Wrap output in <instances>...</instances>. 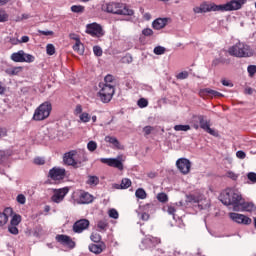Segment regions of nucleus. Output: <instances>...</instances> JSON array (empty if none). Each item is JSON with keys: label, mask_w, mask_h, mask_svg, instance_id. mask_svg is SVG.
<instances>
[{"label": "nucleus", "mask_w": 256, "mask_h": 256, "mask_svg": "<svg viewBox=\"0 0 256 256\" xmlns=\"http://www.w3.org/2000/svg\"><path fill=\"white\" fill-rule=\"evenodd\" d=\"M236 157L238 159H245L247 157V154L243 150H239L236 152Z\"/></svg>", "instance_id": "obj_57"}, {"label": "nucleus", "mask_w": 256, "mask_h": 256, "mask_svg": "<svg viewBox=\"0 0 256 256\" xmlns=\"http://www.w3.org/2000/svg\"><path fill=\"white\" fill-rule=\"evenodd\" d=\"M78 203L80 205H87L89 203H93V195L89 194L88 192L80 193Z\"/></svg>", "instance_id": "obj_23"}, {"label": "nucleus", "mask_w": 256, "mask_h": 256, "mask_svg": "<svg viewBox=\"0 0 256 256\" xmlns=\"http://www.w3.org/2000/svg\"><path fill=\"white\" fill-rule=\"evenodd\" d=\"M247 71L249 73L250 77H253V75H255L256 73V66L255 65H249L247 68Z\"/></svg>", "instance_id": "obj_52"}, {"label": "nucleus", "mask_w": 256, "mask_h": 256, "mask_svg": "<svg viewBox=\"0 0 256 256\" xmlns=\"http://www.w3.org/2000/svg\"><path fill=\"white\" fill-rule=\"evenodd\" d=\"M86 33H88V35H91L92 37H103V35H105L103 27L95 22L92 24H87Z\"/></svg>", "instance_id": "obj_10"}, {"label": "nucleus", "mask_w": 256, "mask_h": 256, "mask_svg": "<svg viewBox=\"0 0 256 256\" xmlns=\"http://www.w3.org/2000/svg\"><path fill=\"white\" fill-rule=\"evenodd\" d=\"M238 212H248L253 213V211H256V206L253 202H245V200L242 199L240 204L236 206V210Z\"/></svg>", "instance_id": "obj_17"}, {"label": "nucleus", "mask_w": 256, "mask_h": 256, "mask_svg": "<svg viewBox=\"0 0 256 256\" xmlns=\"http://www.w3.org/2000/svg\"><path fill=\"white\" fill-rule=\"evenodd\" d=\"M56 241L58 243H61V245H65L66 247H69V249H74L75 248V242L71 240V237L67 235H57L56 236Z\"/></svg>", "instance_id": "obj_20"}, {"label": "nucleus", "mask_w": 256, "mask_h": 256, "mask_svg": "<svg viewBox=\"0 0 256 256\" xmlns=\"http://www.w3.org/2000/svg\"><path fill=\"white\" fill-rule=\"evenodd\" d=\"M79 119L81 123H89V121H91V115L87 112H83L79 115Z\"/></svg>", "instance_id": "obj_35"}, {"label": "nucleus", "mask_w": 256, "mask_h": 256, "mask_svg": "<svg viewBox=\"0 0 256 256\" xmlns=\"http://www.w3.org/2000/svg\"><path fill=\"white\" fill-rule=\"evenodd\" d=\"M93 53L96 55V57H101V55H103V49H101L99 46H94Z\"/></svg>", "instance_id": "obj_49"}, {"label": "nucleus", "mask_w": 256, "mask_h": 256, "mask_svg": "<svg viewBox=\"0 0 256 256\" xmlns=\"http://www.w3.org/2000/svg\"><path fill=\"white\" fill-rule=\"evenodd\" d=\"M10 59L14 61V63H33V61H35V56L20 50L18 52L12 53Z\"/></svg>", "instance_id": "obj_7"}, {"label": "nucleus", "mask_w": 256, "mask_h": 256, "mask_svg": "<svg viewBox=\"0 0 256 256\" xmlns=\"http://www.w3.org/2000/svg\"><path fill=\"white\" fill-rule=\"evenodd\" d=\"M187 201H189V203H197V207L198 209H200V211L209 209V207H211V203L209 202V200H200L195 195L188 196Z\"/></svg>", "instance_id": "obj_16"}, {"label": "nucleus", "mask_w": 256, "mask_h": 256, "mask_svg": "<svg viewBox=\"0 0 256 256\" xmlns=\"http://www.w3.org/2000/svg\"><path fill=\"white\" fill-rule=\"evenodd\" d=\"M86 183L90 187H97V184L99 183V177L90 175L88 176Z\"/></svg>", "instance_id": "obj_30"}, {"label": "nucleus", "mask_w": 256, "mask_h": 256, "mask_svg": "<svg viewBox=\"0 0 256 256\" xmlns=\"http://www.w3.org/2000/svg\"><path fill=\"white\" fill-rule=\"evenodd\" d=\"M139 219L142 221H149V213L142 211V213H138Z\"/></svg>", "instance_id": "obj_51"}, {"label": "nucleus", "mask_w": 256, "mask_h": 256, "mask_svg": "<svg viewBox=\"0 0 256 256\" xmlns=\"http://www.w3.org/2000/svg\"><path fill=\"white\" fill-rule=\"evenodd\" d=\"M222 85H224V87H233V83L229 80H222Z\"/></svg>", "instance_id": "obj_63"}, {"label": "nucleus", "mask_w": 256, "mask_h": 256, "mask_svg": "<svg viewBox=\"0 0 256 256\" xmlns=\"http://www.w3.org/2000/svg\"><path fill=\"white\" fill-rule=\"evenodd\" d=\"M8 231H9V233H11L12 235H19V229H18L17 226H15V225L10 224V225L8 226Z\"/></svg>", "instance_id": "obj_46"}, {"label": "nucleus", "mask_w": 256, "mask_h": 256, "mask_svg": "<svg viewBox=\"0 0 256 256\" xmlns=\"http://www.w3.org/2000/svg\"><path fill=\"white\" fill-rule=\"evenodd\" d=\"M67 193H69V187L59 188L53 190V195L51 197L52 203H63Z\"/></svg>", "instance_id": "obj_12"}, {"label": "nucleus", "mask_w": 256, "mask_h": 256, "mask_svg": "<svg viewBox=\"0 0 256 256\" xmlns=\"http://www.w3.org/2000/svg\"><path fill=\"white\" fill-rule=\"evenodd\" d=\"M157 199L160 203H167L169 201V197L163 192L157 194Z\"/></svg>", "instance_id": "obj_38"}, {"label": "nucleus", "mask_w": 256, "mask_h": 256, "mask_svg": "<svg viewBox=\"0 0 256 256\" xmlns=\"http://www.w3.org/2000/svg\"><path fill=\"white\" fill-rule=\"evenodd\" d=\"M221 9H223V6L204 2L200 6L194 7L193 11L194 13H209L211 11H221Z\"/></svg>", "instance_id": "obj_9"}, {"label": "nucleus", "mask_w": 256, "mask_h": 256, "mask_svg": "<svg viewBox=\"0 0 256 256\" xmlns=\"http://www.w3.org/2000/svg\"><path fill=\"white\" fill-rule=\"evenodd\" d=\"M22 71H23V67L17 66V67H12V68L6 69L5 73L7 75L13 76V75H19V73H21Z\"/></svg>", "instance_id": "obj_27"}, {"label": "nucleus", "mask_w": 256, "mask_h": 256, "mask_svg": "<svg viewBox=\"0 0 256 256\" xmlns=\"http://www.w3.org/2000/svg\"><path fill=\"white\" fill-rule=\"evenodd\" d=\"M90 239L94 243H99V241H101V235H99L97 233H92L91 236H90Z\"/></svg>", "instance_id": "obj_50"}, {"label": "nucleus", "mask_w": 256, "mask_h": 256, "mask_svg": "<svg viewBox=\"0 0 256 256\" xmlns=\"http://www.w3.org/2000/svg\"><path fill=\"white\" fill-rule=\"evenodd\" d=\"M100 161L109 167H115L119 171H123V156H118L117 158H101Z\"/></svg>", "instance_id": "obj_11"}, {"label": "nucleus", "mask_w": 256, "mask_h": 256, "mask_svg": "<svg viewBox=\"0 0 256 256\" xmlns=\"http://www.w3.org/2000/svg\"><path fill=\"white\" fill-rule=\"evenodd\" d=\"M229 217L231 220L234 221V223H237L238 225H251L252 220L248 216L244 214H239L235 212H231L229 214Z\"/></svg>", "instance_id": "obj_13"}, {"label": "nucleus", "mask_w": 256, "mask_h": 256, "mask_svg": "<svg viewBox=\"0 0 256 256\" xmlns=\"http://www.w3.org/2000/svg\"><path fill=\"white\" fill-rule=\"evenodd\" d=\"M73 50L76 51L78 55H83V53H85V46L83 45V43H81L80 40H77L75 45L73 46Z\"/></svg>", "instance_id": "obj_28"}, {"label": "nucleus", "mask_w": 256, "mask_h": 256, "mask_svg": "<svg viewBox=\"0 0 256 256\" xmlns=\"http://www.w3.org/2000/svg\"><path fill=\"white\" fill-rule=\"evenodd\" d=\"M26 201H27V198H25V195L19 194L17 196V202L20 203V205H25Z\"/></svg>", "instance_id": "obj_54"}, {"label": "nucleus", "mask_w": 256, "mask_h": 256, "mask_svg": "<svg viewBox=\"0 0 256 256\" xmlns=\"http://www.w3.org/2000/svg\"><path fill=\"white\" fill-rule=\"evenodd\" d=\"M138 107H140V109H145V107H147V105H149V101H147V99L145 98H140L137 102Z\"/></svg>", "instance_id": "obj_44"}, {"label": "nucleus", "mask_w": 256, "mask_h": 256, "mask_svg": "<svg viewBox=\"0 0 256 256\" xmlns=\"http://www.w3.org/2000/svg\"><path fill=\"white\" fill-rule=\"evenodd\" d=\"M75 115H81L83 113V107L81 105H77L74 111Z\"/></svg>", "instance_id": "obj_61"}, {"label": "nucleus", "mask_w": 256, "mask_h": 256, "mask_svg": "<svg viewBox=\"0 0 256 256\" xmlns=\"http://www.w3.org/2000/svg\"><path fill=\"white\" fill-rule=\"evenodd\" d=\"M103 10L114 15H128L131 17L135 12L123 3L110 2L103 5Z\"/></svg>", "instance_id": "obj_3"}, {"label": "nucleus", "mask_w": 256, "mask_h": 256, "mask_svg": "<svg viewBox=\"0 0 256 256\" xmlns=\"http://www.w3.org/2000/svg\"><path fill=\"white\" fill-rule=\"evenodd\" d=\"M143 19L145 21H151V13H149V12L143 13Z\"/></svg>", "instance_id": "obj_62"}, {"label": "nucleus", "mask_w": 256, "mask_h": 256, "mask_svg": "<svg viewBox=\"0 0 256 256\" xmlns=\"http://www.w3.org/2000/svg\"><path fill=\"white\" fill-rule=\"evenodd\" d=\"M88 249L91 253H94L95 255H99V253H103V248L99 244H90Z\"/></svg>", "instance_id": "obj_29"}, {"label": "nucleus", "mask_w": 256, "mask_h": 256, "mask_svg": "<svg viewBox=\"0 0 256 256\" xmlns=\"http://www.w3.org/2000/svg\"><path fill=\"white\" fill-rule=\"evenodd\" d=\"M248 180L251 181V183H256V173L255 172H249L247 174Z\"/></svg>", "instance_id": "obj_53"}, {"label": "nucleus", "mask_w": 256, "mask_h": 256, "mask_svg": "<svg viewBox=\"0 0 256 256\" xmlns=\"http://www.w3.org/2000/svg\"><path fill=\"white\" fill-rule=\"evenodd\" d=\"M8 17L9 16L7 15V13H5V11L0 10V23L7 21Z\"/></svg>", "instance_id": "obj_55"}, {"label": "nucleus", "mask_w": 256, "mask_h": 256, "mask_svg": "<svg viewBox=\"0 0 256 256\" xmlns=\"http://www.w3.org/2000/svg\"><path fill=\"white\" fill-rule=\"evenodd\" d=\"M153 131H155V128L153 126H145L143 128V133H144L145 137H147V135H151V133H153Z\"/></svg>", "instance_id": "obj_45"}, {"label": "nucleus", "mask_w": 256, "mask_h": 256, "mask_svg": "<svg viewBox=\"0 0 256 256\" xmlns=\"http://www.w3.org/2000/svg\"><path fill=\"white\" fill-rule=\"evenodd\" d=\"M100 91L98 92V97L102 103H109L111 99H113V95H115V87L113 84H99Z\"/></svg>", "instance_id": "obj_6"}, {"label": "nucleus", "mask_w": 256, "mask_h": 256, "mask_svg": "<svg viewBox=\"0 0 256 256\" xmlns=\"http://www.w3.org/2000/svg\"><path fill=\"white\" fill-rule=\"evenodd\" d=\"M104 141L110 143L114 149H121V143H119V140L116 137L106 136Z\"/></svg>", "instance_id": "obj_25"}, {"label": "nucleus", "mask_w": 256, "mask_h": 256, "mask_svg": "<svg viewBox=\"0 0 256 256\" xmlns=\"http://www.w3.org/2000/svg\"><path fill=\"white\" fill-rule=\"evenodd\" d=\"M167 25V18H157L153 21L152 27L153 29H156V31H159L163 29Z\"/></svg>", "instance_id": "obj_24"}, {"label": "nucleus", "mask_w": 256, "mask_h": 256, "mask_svg": "<svg viewBox=\"0 0 256 256\" xmlns=\"http://www.w3.org/2000/svg\"><path fill=\"white\" fill-rule=\"evenodd\" d=\"M228 53L232 57H238L240 59L243 57H253V49H251V46L243 42H238L235 45L231 46L228 49Z\"/></svg>", "instance_id": "obj_2"}, {"label": "nucleus", "mask_w": 256, "mask_h": 256, "mask_svg": "<svg viewBox=\"0 0 256 256\" xmlns=\"http://www.w3.org/2000/svg\"><path fill=\"white\" fill-rule=\"evenodd\" d=\"M74 159L76 161V167H81L82 163L88 161L87 152L85 150H74Z\"/></svg>", "instance_id": "obj_19"}, {"label": "nucleus", "mask_w": 256, "mask_h": 256, "mask_svg": "<svg viewBox=\"0 0 256 256\" xmlns=\"http://www.w3.org/2000/svg\"><path fill=\"white\" fill-rule=\"evenodd\" d=\"M174 130L175 131H190L191 126H189V125H175Z\"/></svg>", "instance_id": "obj_43"}, {"label": "nucleus", "mask_w": 256, "mask_h": 256, "mask_svg": "<svg viewBox=\"0 0 256 256\" xmlns=\"http://www.w3.org/2000/svg\"><path fill=\"white\" fill-rule=\"evenodd\" d=\"M140 210L144 211V213L152 214V213H155V205L149 203V204H146L144 206H141Z\"/></svg>", "instance_id": "obj_31"}, {"label": "nucleus", "mask_w": 256, "mask_h": 256, "mask_svg": "<svg viewBox=\"0 0 256 256\" xmlns=\"http://www.w3.org/2000/svg\"><path fill=\"white\" fill-rule=\"evenodd\" d=\"M20 43H29V36H22Z\"/></svg>", "instance_id": "obj_64"}, {"label": "nucleus", "mask_w": 256, "mask_h": 256, "mask_svg": "<svg viewBox=\"0 0 256 256\" xmlns=\"http://www.w3.org/2000/svg\"><path fill=\"white\" fill-rule=\"evenodd\" d=\"M130 185H131V180L129 178H124L121 181L120 187L121 189H129Z\"/></svg>", "instance_id": "obj_42"}, {"label": "nucleus", "mask_w": 256, "mask_h": 256, "mask_svg": "<svg viewBox=\"0 0 256 256\" xmlns=\"http://www.w3.org/2000/svg\"><path fill=\"white\" fill-rule=\"evenodd\" d=\"M247 0H231L230 2H227L226 4H221L219 7L221 8V12L225 11H239L243 5H245Z\"/></svg>", "instance_id": "obj_8"}, {"label": "nucleus", "mask_w": 256, "mask_h": 256, "mask_svg": "<svg viewBox=\"0 0 256 256\" xmlns=\"http://www.w3.org/2000/svg\"><path fill=\"white\" fill-rule=\"evenodd\" d=\"M52 110H53V106L51 105V102L46 101L42 103L34 111V115H33L34 121H45V119H47L51 115Z\"/></svg>", "instance_id": "obj_5"}, {"label": "nucleus", "mask_w": 256, "mask_h": 256, "mask_svg": "<svg viewBox=\"0 0 256 256\" xmlns=\"http://www.w3.org/2000/svg\"><path fill=\"white\" fill-rule=\"evenodd\" d=\"M63 161L65 165H70L72 167H77L76 161H75V150H71L68 153L64 154Z\"/></svg>", "instance_id": "obj_22"}, {"label": "nucleus", "mask_w": 256, "mask_h": 256, "mask_svg": "<svg viewBox=\"0 0 256 256\" xmlns=\"http://www.w3.org/2000/svg\"><path fill=\"white\" fill-rule=\"evenodd\" d=\"M142 34L145 37H151V35H153V30L151 28H145L144 30H142Z\"/></svg>", "instance_id": "obj_56"}, {"label": "nucleus", "mask_w": 256, "mask_h": 256, "mask_svg": "<svg viewBox=\"0 0 256 256\" xmlns=\"http://www.w3.org/2000/svg\"><path fill=\"white\" fill-rule=\"evenodd\" d=\"M108 215L110 219H119V212L115 208L110 209Z\"/></svg>", "instance_id": "obj_41"}, {"label": "nucleus", "mask_w": 256, "mask_h": 256, "mask_svg": "<svg viewBox=\"0 0 256 256\" xmlns=\"http://www.w3.org/2000/svg\"><path fill=\"white\" fill-rule=\"evenodd\" d=\"M65 173V168L53 167L49 170L48 177H50L52 181H61L65 179Z\"/></svg>", "instance_id": "obj_14"}, {"label": "nucleus", "mask_w": 256, "mask_h": 256, "mask_svg": "<svg viewBox=\"0 0 256 256\" xmlns=\"http://www.w3.org/2000/svg\"><path fill=\"white\" fill-rule=\"evenodd\" d=\"M87 149L88 151H90L91 153H93V151L97 150V142L91 140L87 143Z\"/></svg>", "instance_id": "obj_40"}, {"label": "nucleus", "mask_w": 256, "mask_h": 256, "mask_svg": "<svg viewBox=\"0 0 256 256\" xmlns=\"http://www.w3.org/2000/svg\"><path fill=\"white\" fill-rule=\"evenodd\" d=\"M35 165H45V159L42 157H37L34 159Z\"/></svg>", "instance_id": "obj_58"}, {"label": "nucleus", "mask_w": 256, "mask_h": 256, "mask_svg": "<svg viewBox=\"0 0 256 256\" xmlns=\"http://www.w3.org/2000/svg\"><path fill=\"white\" fill-rule=\"evenodd\" d=\"M46 53L47 55H55V46L53 44H47Z\"/></svg>", "instance_id": "obj_47"}, {"label": "nucleus", "mask_w": 256, "mask_h": 256, "mask_svg": "<svg viewBox=\"0 0 256 256\" xmlns=\"http://www.w3.org/2000/svg\"><path fill=\"white\" fill-rule=\"evenodd\" d=\"M220 201L227 207L231 206L233 211L237 210L238 205L243 201L241 192L235 188H227L220 194Z\"/></svg>", "instance_id": "obj_1"}, {"label": "nucleus", "mask_w": 256, "mask_h": 256, "mask_svg": "<svg viewBox=\"0 0 256 256\" xmlns=\"http://www.w3.org/2000/svg\"><path fill=\"white\" fill-rule=\"evenodd\" d=\"M135 195L137 199H147V192H145V189L138 188L135 192Z\"/></svg>", "instance_id": "obj_34"}, {"label": "nucleus", "mask_w": 256, "mask_h": 256, "mask_svg": "<svg viewBox=\"0 0 256 256\" xmlns=\"http://www.w3.org/2000/svg\"><path fill=\"white\" fill-rule=\"evenodd\" d=\"M21 223V216L15 214L14 216H12V219L10 221V225H14L17 227V225H19Z\"/></svg>", "instance_id": "obj_37"}, {"label": "nucleus", "mask_w": 256, "mask_h": 256, "mask_svg": "<svg viewBox=\"0 0 256 256\" xmlns=\"http://www.w3.org/2000/svg\"><path fill=\"white\" fill-rule=\"evenodd\" d=\"M97 227L100 231H105V229H107V220L98 221Z\"/></svg>", "instance_id": "obj_48"}, {"label": "nucleus", "mask_w": 256, "mask_h": 256, "mask_svg": "<svg viewBox=\"0 0 256 256\" xmlns=\"http://www.w3.org/2000/svg\"><path fill=\"white\" fill-rule=\"evenodd\" d=\"M142 243L147 247L151 245H159V243H161V239L155 238L153 236H147L144 240H142Z\"/></svg>", "instance_id": "obj_26"}, {"label": "nucleus", "mask_w": 256, "mask_h": 256, "mask_svg": "<svg viewBox=\"0 0 256 256\" xmlns=\"http://www.w3.org/2000/svg\"><path fill=\"white\" fill-rule=\"evenodd\" d=\"M165 51H167V49L163 46H156L153 50V53L155 55H165Z\"/></svg>", "instance_id": "obj_36"}, {"label": "nucleus", "mask_w": 256, "mask_h": 256, "mask_svg": "<svg viewBox=\"0 0 256 256\" xmlns=\"http://www.w3.org/2000/svg\"><path fill=\"white\" fill-rule=\"evenodd\" d=\"M9 217H13V208L11 207L5 208L3 212H0V227L7 225Z\"/></svg>", "instance_id": "obj_21"}, {"label": "nucleus", "mask_w": 256, "mask_h": 256, "mask_svg": "<svg viewBox=\"0 0 256 256\" xmlns=\"http://www.w3.org/2000/svg\"><path fill=\"white\" fill-rule=\"evenodd\" d=\"M72 13H83L85 11V7L81 5H73L71 6Z\"/></svg>", "instance_id": "obj_39"}, {"label": "nucleus", "mask_w": 256, "mask_h": 256, "mask_svg": "<svg viewBox=\"0 0 256 256\" xmlns=\"http://www.w3.org/2000/svg\"><path fill=\"white\" fill-rule=\"evenodd\" d=\"M88 228H89V220L87 219H80L76 221L73 225L74 233H83Z\"/></svg>", "instance_id": "obj_18"}, {"label": "nucleus", "mask_w": 256, "mask_h": 256, "mask_svg": "<svg viewBox=\"0 0 256 256\" xmlns=\"http://www.w3.org/2000/svg\"><path fill=\"white\" fill-rule=\"evenodd\" d=\"M192 125L195 129L201 127L203 131H206V133H209V135H212L213 137L219 135L215 129L211 128V121L205 119L204 115H194L192 117Z\"/></svg>", "instance_id": "obj_4"}, {"label": "nucleus", "mask_w": 256, "mask_h": 256, "mask_svg": "<svg viewBox=\"0 0 256 256\" xmlns=\"http://www.w3.org/2000/svg\"><path fill=\"white\" fill-rule=\"evenodd\" d=\"M175 211H177V210H175V207H173V206H168L167 213H168V215H172V216H173V219H175Z\"/></svg>", "instance_id": "obj_60"}, {"label": "nucleus", "mask_w": 256, "mask_h": 256, "mask_svg": "<svg viewBox=\"0 0 256 256\" xmlns=\"http://www.w3.org/2000/svg\"><path fill=\"white\" fill-rule=\"evenodd\" d=\"M176 167L183 175H187L191 171V161L187 158H179L176 161Z\"/></svg>", "instance_id": "obj_15"}, {"label": "nucleus", "mask_w": 256, "mask_h": 256, "mask_svg": "<svg viewBox=\"0 0 256 256\" xmlns=\"http://www.w3.org/2000/svg\"><path fill=\"white\" fill-rule=\"evenodd\" d=\"M103 85H112V87H115V76L111 74L106 75Z\"/></svg>", "instance_id": "obj_32"}, {"label": "nucleus", "mask_w": 256, "mask_h": 256, "mask_svg": "<svg viewBox=\"0 0 256 256\" xmlns=\"http://www.w3.org/2000/svg\"><path fill=\"white\" fill-rule=\"evenodd\" d=\"M187 77H189V72H187V71L180 72L177 75V79H187Z\"/></svg>", "instance_id": "obj_59"}, {"label": "nucleus", "mask_w": 256, "mask_h": 256, "mask_svg": "<svg viewBox=\"0 0 256 256\" xmlns=\"http://www.w3.org/2000/svg\"><path fill=\"white\" fill-rule=\"evenodd\" d=\"M202 92L206 95H211L212 97H223V94L210 88H205L204 90H202Z\"/></svg>", "instance_id": "obj_33"}]
</instances>
